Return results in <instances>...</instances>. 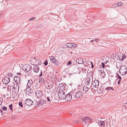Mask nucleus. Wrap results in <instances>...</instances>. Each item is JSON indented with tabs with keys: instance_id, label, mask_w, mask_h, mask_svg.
Wrapping results in <instances>:
<instances>
[{
	"instance_id": "obj_17",
	"label": "nucleus",
	"mask_w": 127,
	"mask_h": 127,
	"mask_svg": "<svg viewBox=\"0 0 127 127\" xmlns=\"http://www.w3.org/2000/svg\"><path fill=\"white\" fill-rule=\"evenodd\" d=\"M33 82L32 80L30 79V80H28V83L27 84V87H28V88L31 87L32 84Z\"/></svg>"
},
{
	"instance_id": "obj_21",
	"label": "nucleus",
	"mask_w": 127,
	"mask_h": 127,
	"mask_svg": "<svg viewBox=\"0 0 127 127\" xmlns=\"http://www.w3.org/2000/svg\"><path fill=\"white\" fill-rule=\"evenodd\" d=\"M109 77L108 78L110 81H112L113 80L114 77V76L112 74H111L110 75L109 74Z\"/></svg>"
},
{
	"instance_id": "obj_41",
	"label": "nucleus",
	"mask_w": 127,
	"mask_h": 127,
	"mask_svg": "<svg viewBox=\"0 0 127 127\" xmlns=\"http://www.w3.org/2000/svg\"><path fill=\"white\" fill-rule=\"evenodd\" d=\"M50 89L49 88L47 89V92L46 93V94H47V93H49L50 92Z\"/></svg>"
},
{
	"instance_id": "obj_2",
	"label": "nucleus",
	"mask_w": 127,
	"mask_h": 127,
	"mask_svg": "<svg viewBox=\"0 0 127 127\" xmlns=\"http://www.w3.org/2000/svg\"><path fill=\"white\" fill-rule=\"evenodd\" d=\"M30 63L33 65L35 66L39 65L41 64L40 60L39 59L36 60L35 57H33L30 59Z\"/></svg>"
},
{
	"instance_id": "obj_18",
	"label": "nucleus",
	"mask_w": 127,
	"mask_h": 127,
	"mask_svg": "<svg viewBox=\"0 0 127 127\" xmlns=\"http://www.w3.org/2000/svg\"><path fill=\"white\" fill-rule=\"evenodd\" d=\"M120 55H119L118 56V58L119 60H121V61H123L124 58H126V56L124 55H123L122 54V55H121L120 57Z\"/></svg>"
},
{
	"instance_id": "obj_34",
	"label": "nucleus",
	"mask_w": 127,
	"mask_h": 127,
	"mask_svg": "<svg viewBox=\"0 0 127 127\" xmlns=\"http://www.w3.org/2000/svg\"><path fill=\"white\" fill-rule=\"evenodd\" d=\"M99 40V39L96 38V39H94L93 40H92L91 41V42H93L94 41H95V42H97Z\"/></svg>"
},
{
	"instance_id": "obj_39",
	"label": "nucleus",
	"mask_w": 127,
	"mask_h": 127,
	"mask_svg": "<svg viewBox=\"0 0 127 127\" xmlns=\"http://www.w3.org/2000/svg\"><path fill=\"white\" fill-rule=\"evenodd\" d=\"M9 108L10 109V110H13L12 104H11L10 105H9Z\"/></svg>"
},
{
	"instance_id": "obj_48",
	"label": "nucleus",
	"mask_w": 127,
	"mask_h": 127,
	"mask_svg": "<svg viewBox=\"0 0 127 127\" xmlns=\"http://www.w3.org/2000/svg\"><path fill=\"white\" fill-rule=\"evenodd\" d=\"M35 19V17H33L32 18H31L30 19V20H32L34 19Z\"/></svg>"
},
{
	"instance_id": "obj_26",
	"label": "nucleus",
	"mask_w": 127,
	"mask_h": 127,
	"mask_svg": "<svg viewBox=\"0 0 127 127\" xmlns=\"http://www.w3.org/2000/svg\"><path fill=\"white\" fill-rule=\"evenodd\" d=\"M89 90L87 86H85L83 87V90L86 92L88 91Z\"/></svg>"
},
{
	"instance_id": "obj_30",
	"label": "nucleus",
	"mask_w": 127,
	"mask_h": 127,
	"mask_svg": "<svg viewBox=\"0 0 127 127\" xmlns=\"http://www.w3.org/2000/svg\"><path fill=\"white\" fill-rule=\"evenodd\" d=\"M53 63L55 65H56L57 66L59 65L60 64V62L57 60H56V61H55V62H54Z\"/></svg>"
},
{
	"instance_id": "obj_57",
	"label": "nucleus",
	"mask_w": 127,
	"mask_h": 127,
	"mask_svg": "<svg viewBox=\"0 0 127 127\" xmlns=\"http://www.w3.org/2000/svg\"><path fill=\"white\" fill-rule=\"evenodd\" d=\"M108 62V61H106V62H105V63H104V64H105V63L106 64V63H107V62Z\"/></svg>"
},
{
	"instance_id": "obj_40",
	"label": "nucleus",
	"mask_w": 127,
	"mask_h": 127,
	"mask_svg": "<svg viewBox=\"0 0 127 127\" xmlns=\"http://www.w3.org/2000/svg\"><path fill=\"white\" fill-rule=\"evenodd\" d=\"M44 64L45 65H47L48 64V62H47V60H45V62H44Z\"/></svg>"
},
{
	"instance_id": "obj_38",
	"label": "nucleus",
	"mask_w": 127,
	"mask_h": 127,
	"mask_svg": "<svg viewBox=\"0 0 127 127\" xmlns=\"http://www.w3.org/2000/svg\"><path fill=\"white\" fill-rule=\"evenodd\" d=\"M19 106H21L22 107H23V106L21 102H19Z\"/></svg>"
},
{
	"instance_id": "obj_6",
	"label": "nucleus",
	"mask_w": 127,
	"mask_h": 127,
	"mask_svg": "<svg viewBox=\"0 0 127 127\" xmlns=\"http://www.w3.org/2000/svg\"><path fill=\"white\" fill-rule=\"evenodd\" d=\"M66 94L64 92H59L58 93V96L59 98L62 100L64 99Z\"/></svg>"
},
{
	"instance_id": "obj_55",
	"label": "nucleus",
	"mask_w": 127,
	"mask_h": 127,
	"mask_svg": "<svg viewBox=\"0 0 127 127\" xmlns=\"http://www.w3.org/2000/svg\"><path fill=\"white\" fill-rule=\"evenodd\" d=\"M30 66V68L29 69H30V70L32 69V66Z\"/></svg>"
},
{
	"instance_id": "obj_44",
	"label": "nucleus",
	"mask_w": 127,
	"mask_h": 127,
	"mask_svg": "<svg viewBox=\"0 0 127 127\" xmlns=\"http://www.w3.org/2000/svg\"><path fill=\"white\" fill-rule=\"evenodd\" d=\"M101 65H102V68H104L105 67L104 63H101Z\"/></svg>"
},
{
	"instance_id": "obj_28",
	"label": "nucleus",
	"mask_w": 127,
	"mask_h": 127,
	"mask_svg": "<svg viewBox=\"0 0 127 127\" xmlns=\"http://www.w3.org/2000/svg\"><path fill=\"white\" fill-rule=\"evenodd\" d=\"M40 102L39 101V102L37 101L36 103V107H39V106H41L42 105V104L40 103Z\"/></svg>"
},
{
	"instance_id": "obj_53",
	"label": "nucleus",
	"mask_w": 127,
	"mask_h": 127,
	"mask_svg": "<svg viewBox=\"0 0 127 127\" xmlns=\"http://www.w3.org/2000/svg\"><path fill=\"white\" fill-rule=\"evenodd\" d=\"M112 7H116L115 5H112Z\"/></svg>"
},
{
	"instance_id": "obj_25",
	"label": "nucleus",
	"mask_w": 127,
	"mask_h": 127,
	"mask_svg": "<svg viewBox=\"0 0 127 127\" xmlns=\"http://www.w3.org/2000/svg\"><path fill=\"white\" fill-rule=\"evenodd\" d=\"M117 74L118 76V78H117V80H118V81L117 83L118 84H120V82L121 81V79L122 78L120 76L118 75V73Z\"/></svg>"
},
{
	"instance_id": "obj_4",
	"label": "nucleus",
	"mask_w": 127,
	"mask_h": 127,
	"mask_svg": "<svg viewBox=\"0 0 127 127\" xmlns=\"http://www.w3.org/2000/svg\"><path fill=\"white\" fill-rule=\"evenodd\" d=\"M99 82L97 80H95L92 83V86L95 88H99Z\"/></svg>"
},
{
	"instance_id": "obj_52",
	"label": "nucleus",
	"mask_w": 127,
	"mask_h": 127,
	"mask_svg": "<svg viewBox=\"0 0 127 127\" xmlns=\"http://www.w3.org/2000/svg\"><path fill=\"white\" fill-rule=\"evenodd\" d=\"M115 7H118V3H117V4H115Z\"/></svg>"
},
{
	"instance_id": "obj_12",
	"label": "nucleus",
	"mask_w": 127,
	"mask_h": 127,
	"mask_svg": "<svg viewBox=\"0 0 127 127\" xmlns=\"http://www.w3.org/2000/svg\"><path fill=\"white\" fill-rule=\"evenodd\" d=\"M82 93L81 91H79L75 94V96L76 98H80L82 96Z\"/></svg>"
},
{
	"instance_id": "obj_23",
	"label": "nucleus",
	"mask_w": 127,
	"mask_h": 127,
	"mask_svg": "<svg viewBox=\"0 0 127 127\" xmlns=\"http://www.w3.org/2000/svg\"><path fill=\"white\" fill-rule=\"evenodd\" d=\"M66 46L68 48H73V44L71 43H67Z\"/></svg>"
},
{
	"instance_id": "obj_19",
	"label": "nucleus",
	"mask_w": 127,
	"mask_h": 127,
	"mask_svg": "<svg viewBox=\"0 0 127 127\" xmlns=\"http://www.w3.org/2000/svg\"><path fill=\"white\" fill-rule=\"evenodd\" d=\"M90 77H88L86 78V80L85 81V84L86 85H88L90 83Z\"/></svg>"
},
{
	"instance_id": "obj_35",
	"label": "nucleus",
	"mask_w": 127,
	"mask_h": 127,
	"mask_svg": "<svg viewBox=\"0 0 127 127\" xmlns=\"http://www.w3.org/2000/svg\"><path fill=\"white\" fill-rule=\"evenodd\" d=\"M105 89L107 91L111 90H114V89H113L112 88V87H108L107 88H106Z\"/></svg>"
},
{
	"instance_id": "obj_10",
	"label": "nucleus",
	"mask_w": 127,
	"mask_h": 127,
	"mask_svg": "<svg viewBox=\"0 0 127 127\" xmlns=\"http://www.w3.org/2000/svg\"><path fill=\"white\" fill-rule=\"evenodd\" d=\"M10 81V79L7 77H5L2 79V82L5 84H8Z\"/></svg>"
},
{
	"instance_id": "obj_5",
	"label": "nucleus",
	"mask_w": 127,
	"mask_h": 127,
	"mask_svg": "<svg viewBox=\"0 0 127 127\" xmlns=\"http://www.w3.org/2000/svg\"><path fill=\"white\" fill-rule=\"evenodd\" d=\"M57 89L59 90V92H64V91L65 90V86L62 83L60 84L59 85Z\"/></svg>"
},
{
	"instance_id": "obj_49",
	"label": "nucleus",
	"mask_w": 127,
	"mask_h": 127,
	"mask_svg": "<svg viewBox=\"0 0 127 127\" xmlns=\"http://www.w3.org/2000/svg\"><path fill=\"white\" fill-rule=\"evenodd\" d=\"M0 112L1 113V114H3V112L2 110L0 109Z\"/></svg>"
},
{
	"instance_id": "obj_20",
	"label": "nucleus",
	"mask_w": 127,
	"mask_h": 127,
	"mask_svg": "<svg viewBox=\"0 0 127 127\" xmlns=\"http://www.w3.org/2000/svg\"><path fill=\"white\" fill-rule=\"evenodd\" d=\"M39 68L37 66V65H36L34 67V68L33 69V71L36 72H38L39 71Z\"/></svg>"
},
{
	"instance_id": "obj_11",
	"label": "nucleus",
	"mask_w": 127,
	"mask_h": 127,
	"mask_svg": "<svg viewBox=\"0 0 127 127\" xmlns=\"http://www.w3.org/2000/svg\"><path fill=\"white\" fill-rule=\"evenodd\" d=\"M70 93H68L67 95H65V97L64 99L66 101H69L71 99L72 97H71Z\"/></svg>"
},
{
	"instance_id": "obj_15",
	"label": "nucleus",
	"mask_w": 127,
	"mask_h": 127,
	"mask_svg": "<svg viewBox=\"0 0 127 127\" xmlns=\"http://www.w3.org/2000/svg\"><path fill=\"white\" fill-rule=\"evenodd\" d=\"M102 119H100V120H98L97 122L98 124L100 126H104L105 125V123L104 121L101 120Z\"/></svg>"
},
{
	"instance_id": "obj_1",
	"label": "nucleus",
	"mask_w": 127,
	"mask_h": 127,
	"mask_svg": "<svg viewBox=\"0 0 127 127\" xmlns=\"http://www.w3.org/2000/svg\"><path fill=\"white\" fill-rule=\"evenodd\" d=\"M9 87H10V89L11 87H12V91L14 93H17L19 92V86L17 84L12 82L11 83V85H8V88H9Z\"/></svg>"
},
{
	"instance_id": "obj_9",
	"label": "nucleus",
	"mask_w": 127,
	"mask_h": 127,
	"mask_svg": "<svg viewBox=\"0 0 127 127\" xmlns=\"http://www.w3.org/2000/svg\"><path fill=\"white\" fill-rule=\"evenodd\" d=\"M82 121L85 123H89L91 120V119L89 117H85L82 119Z\"/></svg>"
},
{
	"instance_id": "obj_3",
	"label": "nucleus",
	"mask_w": 127,
	"mask_h": 127,
	"mask_svg": "<svg viewBox=\"0 0 127 127\" xmlns=\"http://www.w3.org/2000/svg\"><path fill=\"white\" fill-rule=\"evenodd\" d=\"M127 67L125 65H123L120 67L119 69V72L122 75H124L127 74Z\"/></svg>"
},
{
	"instance_id": "obj_33",
	"label": "nucleus",
	"mask_w": 127,
	"mask_h": 127,
	"mask_svg": "<svg viewBox=\"0 0 127 127\" xmlns=\"http://www.w3.org/2000/svg\"><path fill=\"white\" fill-rule=\"evenodd\" d=\"M39 101L40 102V103L42 105L44 104L45 103H46V101H44L43 99Z\"/></svg>"
},
{
	"instance_id": "obj_54",
	"label": "nucleus",
	"mask_w": 127,
	"mask_h": 127,
	"mask_svg": "<svg viewBox=\"0 0 127 127\" xmlns=\"http://www.w3.org/2000/svg\"><path fill=\"white\" fill-rule=\"evenodd\" d=\"M92 63V68H93L94 67V66H93V64Z\"/></svg>"
},
{
	"instance_id": "obj_43",
	"label": "nucleus",
	"mask_w": 127,
	"mask_h": 127,
	"mask_svg": "<svg viewBox=\"0 0 127 127\" xmlns=\"http://www.w3.org/2000/svg\"><path fill=\"white\" fill-rule=\"evenodd\" d=\"M85 62V64L86 63H87V62H86V60L85 59H84L82 61V62L81 63L83 64V63H84Z\"/></svg>"
},
{
	"instance_id": "obj_47",
	"label": "nucleus",
	"mask_w": 127,
	"mask_h": 127,
	"mask_svg": "<svg viewBox=\"0 0 127 127\" xmlns=\"http://www.w3.org/2000/svg\"><path fill=\"white\" fill-rule=\"evenodd\" d=\"M42 75V72L40 73V74L39 75V77H40Z\"/></svg>"
},
{
	"instance_id": "obj_42",
	"label": "nucleus",
	"mask_w": 127,
	"mask_h": 127,
	"mask_svg": "<svg viewBox=\"0 0 127 127\" xmlns=\"http://www.w3.org/2000/svg\"><path fill=\"white\" fill-rule=\"evenodd\" d=\"M72 64V63L71 61H69L67 64V66H68L69 65H71Z\"/></svg>"
},
{
	"instance_id": "obj_45",
	"label": "nucleus",
	"mask_w": 127,
	"mask_h": 127,
	"mask_svg": "<svg viewBox=\"0 0 127 127\" xmlns=\"http://www.w3.org/2000/svg\"><path fill=\"white\" fill-rule=\"evenodd\" d=\"M8 76L10 77H12L13 75L10 73H9L8 74Z\"/></svg>"
},
{
	"instance_id": "obj_51",
	"label": "nucleus",
	"mask_w": 127,
	"mask_h": 127,
	"mask_svg": "<svg viewBox=\"0 0 127 127\" xmlns=\"http://www.w3.org/2000/svg\"><path fill=\"white\" fill-rule=\"evenodd\" d=\"M17 74H18V75H21V73H17Z\"/></svg>"
},
{
	"instance_id": "obj_31",
	"label": "nucleus",
	"mask_w": 127,
	"mask_h": 127,
	"mask_svg": "<svg viewBox=\"0 0 127 127\" xmlns=\"http://www.w3.org/2000/svg\"><path fill=\"white\" fill-rule=\"evenodd\" d=\"M100 75L103 77H104L105 76V72L104 71L101 72L100 74Z\"/></svg>"
},
{
	"instance_id": "obj_24",
	"label": "nucleus",
	"mask_w": 127,
	"mask_h": 127,
	"mask_svg": "<svg viewBox=\"0 0 127 127\" xmlns=\"http://www.w3.org/2000/svg\"><path fill=\"white\" fill-rule=\"evenodd\" d=\"M52 97L51 95L50 96H49L47 97V101L50 102H51V101L52 100Z\"/></svg>"
},
{
	"instance_id": "obj_22",
	"label": "nucleus",
	"mask_w": 127,
	"mask_h": 127,
	"mask_svg": "<svg viewBox=\"0 0 127 127\" xmlns=\"http://www.w3.org/2000/svg\"><path fill=\"white\" fill-rule=\"evenodd\" d=\"M50 59V61L53 63L54 62H55L56 61V60L55 59V58L52 56H50L49 57Z\"/></svg>"
},
{
	"instance_id": "obj_16",
	"label": "nucleus",
	"mask_w": 127,
	"mask_h": 127,
	"mask_svg": "<svg viewBox=\"0 0 127 127\" xmlns=\"http://www.w3.org/2000/svg\"><path fill=\"white\" fill-rule=\"evenodd\" d=\"M70 95L71 97H72L71 99L76 100L77 99L76 97L75 96V94L73 92H70Z\"/></svg>"
},
{
	"instance_id": "obj_14",
	"label": "nucleus",
	"mask_w": 127,
	"mask_h": 127,
	"mask_svg": "<svg viewBox=\"0 0 127 127\" xmlns=\"http://www.w3.org/2000/svg\"><path fill=\"white\" fill-rule=\"evenodd\" d=\"M14 80L16 83H20V78L18 76H15L14 78Z\"/></svg>"
},
{
	"instance_id": "obj_36",
	"label": "nucleus",
	"mask_w": 127,
	"mask_h": 127,
	"mask_svg": "<svg viewBox=\"0 0 127 127\" xmlns=\"http://www.w3.org/2000/svg\"><path fill=\"white\" fill-rule=\"evenodd\" d=\"M118 6L119 7H121L123 5V3L121 2H119L118 3Z\"/></svg>"
},
{
	"instance_id": "obj_8",
	"label": "nucleus",
	"mask_w": 127,
	"mask_h": 127,
	"mask_svg": "<svg viewBox=\"0 0 127 127\" xmlns=\"http://www.w3.org/2000/svg\"><path fill=\"white\" fill-rule=\"evenodd\" d=\"M35 94L38 98H41L42 96V92L40 90H37L35 91Z\"/></svg>"
},
{
	"instance_id": "obj_32",
	"label": "nucleus",
	"mask_w": 127,
	"mask_h": 127,
	"mask_svg": "<svg viewBox=\"0 0 127 127\" xmlns=\"http://www.w3.org/2000/svg\"><path fill=\"white\" fill-rule=\"evenodd\" d=\"M29 67H30V66L29 65H28L27 68L25 69V71H26L28 72L29 71H30L31 70L30 69H29L30 68Z\"/></svg>"
},
{
	"instance_id": "obj_7",
	"label": "nucleus",
	"mask_w": 127,
	"mask_h": 127,
	"mask_svg": "<svg viewBox=\"0 0 127 127\" xmlns=\"http://www.w3.org/2000/svg\"><path fill=\"white\" fill-rule=\"evenodd\" d=\"M33 103V101L29 98L26 99L25 101V104L27 105L30 106L32 105Z\"/></svg>"
},
{
	"instance_id": "obj_13",
	"label": "nucleus",
	"mask_w": 127,
	"mask_h": 127,
	"mask_svg": "<svg viewBox=\"0 0 127 127\" xmlns=\"http://www.w3.org/2000/svg\"><path fill=\"white\" fill-rule=\"evenodd\" d=\"M26 93L28 95H30L32 94V90H30V88H28L26 90Z\"/></svg>"
},
{
	"instance_id": "obj_58",
	"label": "nucleus",
	"mask_w": 127,
	"mask_h": 127,
	"mask_svg": "<svg viewBox=\"0 0 127 127\" xmlns=\"http://www.w3.org/2000/svg\"><path fill=\"white\" fill-rule=\"evenodd\" d=\"M125 104H126L127 105V102Z\"/></svg>"
},
{
	"instance_id": "obj_29",
	"label": "nucleus",
	"mask_w": 127,
	"mask_h": 127,
	"mask_svg": "<svg viewBox=\"0 0 127 127\" xmlns=\"http://www.w3.org/2000/svg\"><path fill=\"white\" fill-rule=\"evenodd\" d=\"M87 68V66L86 65H84V67L82 69V70H83V72H85Z\"/></svg>"
},
{
	"instance_id": "obj_27",
	"label": "nucleus",
	"mask_w": 127,
	"mask_h": 127,
	"mask_svg": "<svg viewBox=\"0 0 127 127\" xmlns=\"http://www.w3.org/2000/svg\"><path fill=\"white\" fill-rule=\"evenodd\" d=\"M39 82L40 84L44 83V79L42 78H40L39 79Z\"/></svg>"
},
{
	"instance_id": "obj_46",
	"label": "nucleus",
	"mask_w": 127,
	"mask_h": 127,
	"mask_svg": "<svg viewBox=\"0 0 127 127\" xmlns=\"http://www.w3.org/2000/svg\"><path fill=\"white\" fill-rule=\"evenodd\" d=\"M77 46V44L73 43V48H74L75 47H76Z\"/></svg>"
},
{
	"instance_id": "obj_50",
	"label": "nucleus",
	"mask_w": 127,
	"mask_h": 127,
	"mask_svg": "<svg viewBox=\"0 0 127 127\" xmlns=\"http://www.w3.org/2000/svg\"><path fill=\"white\" fill-rule=\"evenodd\" d=\"M2 101H1V99H0V106L1 105L2 103Z\"/></svg>"
},
{
	"instance_id": "obj_37",
	"label": "nucleus",
	"mask_w": 127,
	"mask_h": 127,
	"mask_svg": "<svg viewBox=\"0 0 127 127\" xmlns=\"http://www.w3.org/2000/svg\"><path fill=\"white\" fill-rule=\"evenodd\" d=\"M2 109L5 111H6L7 110V108L5 106H3Z\"/></svg>"
},
{
	"instance_id": "obj_56",
	"label": "nucleus",
	"mask_w": 127,
	"mask_h": 127,
	"mask_svg": "<svg viewBox=\"0 0 127 127\" xmlns=\"http://www.w3.org/2000/svg\"><path fill=\"white\" fill-rule=\"evenodd\" d=\"M124 106V107H125V108H126V106L125 105H123Z\"/></svg>"
}]
</instances>
